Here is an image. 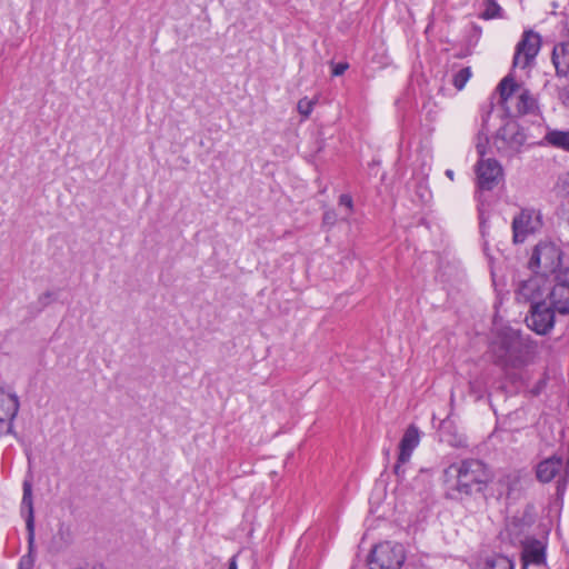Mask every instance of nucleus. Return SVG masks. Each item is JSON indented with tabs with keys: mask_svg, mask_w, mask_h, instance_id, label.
I'll return each instance as SVG.
<instances>
[{
	"mask_svg": "<svg viewBox=\"0 0 569 569\" xmlns=\"http://www.w3.org/2000/svg\"><path fill=\"white\" fill-rule=\"evenodd\" d=\"M443 479L447 485V497L458 500L485 493L492 481V472L483 461L469 458L446 468Z\"/></svg>",
	"mask_w": 569,
	"mask_h": 569,
	"instance_id": "f257e3e1",
	"label": "nucleus"
},
{
	"mask_svg": "<svg viewBox=\"0 0 569 569\" xmlns=\"http://www.w3.org/2000/svg\"><path fill=\"white\" fill-rule=\"evenodd\" d=\"M490 352L493 362L505 370L519 369L532 361V346L518 330L503 327L497 330L491 343Z\"/></svg>",
	"mask_w": 569,
	"mask_h": 569,
	"instance_id": "f03ea898",
	"label": "nucleus"
},
{
	"mask_svg": "<svg viewBox=\"0 0 569 569\" xmlns=\"http://www.w3.org/2000/svg\"><path fill=\"white\" fill-rule=\"evenodd\" d=\"M509 109H489L483 117V128L489 131L498 127L492 144L501 157L511 158L520 152L526 133Z\"/></svg>",
	"mask_w": 569,
	"mask_h": 569,
	"instance_id": "7ed1b4c3",
	"label": "nucleus"
},
{
	"mask_svg": "<svg viewBox=\"0 0 569 569\" xmlns=\"http://www.w3.org/2000/svg\"><path fill=\"white\" fill-rule=\"evenodd\" d=\"M528 267L533 272L545 273L548 278L558 276V272H561L566 268L562 266V251L551 241H540L536 244Z\"/></svg>",
	"mask_w": 569,
	"mask_h": 569,
	"instance_id": "20e7f679",
	"label": "nucleus"
},
{
	"mask_svg": "<svg viewBox=\"0 0 569 569\" xmlns=\"http://www.w3.org/2000/svg\"><path fill=\"white\" fill-rule=\"evenodd\" d=\"M499 94V103L507 104L515 101L516 107H537L538 96L533 93L522 81H517L510 72L503 77L496 88Z\"/></svg>",
	"mask_w": 569,
	"mask_h": 569,
	"instance_id": "39448f33",
	"label": "nucleus"
},
{
	"mask_svg": "<svg viewBox=\"0 0 569 569\" xmlns=\"http://www.w3.org/2000/svg\"><path fill=\"white\" fill-rule=\"evenodd\" d=\"M406 560L401 543L385 541L376 545L369 557V569H400Z\"/></svg>",
	"mask_w": 569,
	"mask_h": 569,
	"instance_id": "423d86ee",
	"label": "nucleus"
},
{
	"mask_svg": "<svg viewBox=\"0 0 569 569\" xmlns=\"http://www.w3.org/2000/svg\"><path fill=\"white\" fill-rule=\"evenodd\" d=\"M551 278L541 272L533 274L523 281H520L516 289V300L522 303H529L530 307L547 301Z\"/></svg>",
	"mask_w": 569,
	"mask_h": 569,
	"instance_id": "0eeeda50",
	"label": "nucleus"
},
{
	"mask_svg": "<svg viewBox=\"0 0 569 569\" xmlns=\"http://www.w3.org/2000/svg\"><path fill=\"white\" fill-rule=\"evenodd\" d=\"M511 227L513 243H522L529 236L541 229V212L533 208H523L513 217Z\"/></svg>",
	"mask_w": 569,
	"mask_h": 569,
	"instance_id": "6e6552de",
	"label": "nucleus"
},
{
	"mask_svg": "<svg viewBox=\"0 0 569 569\" xmlns=\"http://www.w3.org/2000/svg\"><path fill=\"white\" fill-rule=\"evenodd\" d=\"M547 300L558 313H569V267L551 278Z\"/></svg>",
	"mask_w": 569,
	"mask_h": 569,
	"instance_id": "1a4fd4ad",
	"label": "nucleus"
},
{
	"mask_svg": "<svg viewBox=\"0 0 569 569\" xmlns=\"http://www.w3.org/2000/svg\"><path fill=\"white\" fill-rule=\"evenodd\" d=\"M541 47V37L533 30H526L522 33L521 40L517 43L512 66L521 67L522 69L530 66L537 57Z\"/></svg>",
	"mask_w": 569,
	"mask_h": 569,
	"instance_id": "9d476101",
	"label": "nucleus"
},
{
	"mask_svg": "<svg viewBox=\"0 0 569 569\" xmlns=\"http://www.w3.org/2000/svg\"><path fill=\"white\" fill-rule=\"evenodd\" d=\"M530 315L526 317L527 326L538 335H546L555 325V310L549 303L541 302L530 307Z\"/></svg>",
	"mask_w": 569,
	"mask_h": 569,
	"instance_id": "9b49d317",
	"label": "nucleus"
},
{
	"mask_svg": "<svg viewBox=\"0 0 569 569\" xmlns=\"http://www.w3.org/2000/svg\"><path fill=\"white\" fill-rule=\"evenodd\" d=\"M420 435L418 428L413 425L409 426L400 440L399 456L393 467V472L398 478L403 477L405 469L402 466L410 460L412 451L418 447Z\"/></svg>",
	"mask_w": 569,
	"mask_h": 569,
	"instance_id": "f8f14e48",
	"label": "nucleus"
},
{
	"mask_svg": "<svg viewBox=\"0 0 569 569\" xmlns=\"http://www.w3.org/2000/svg\"><path fill=\"white\" fill-rule=\"evenodd\" d=\"M478 186L482 190H492L503 176L502 167L495 159H481L477 164Z\"/></svg>",
	"mask_w": 569,
	"mask_h": 569,
	"instance_id": "ddd939ff",
	"label": "nucleus"
},
{
	"mask_svg": "<svg viewBox=\"0 0 569 569\" xmlns=\"http://www.w3.org/2000/svg\"><path fill=\"white\" fill-rule=\"evenodd\" d=\"M19 398L16 393L6 392L3 387H0V425L8 421V433L13 432V420L19 411Z\"/></svg>",
	"mask_w": 569,
	"mask_h": 569,
	"instance_id": "4468645a",
	"label": "nucleus"
},
{
	"mask_svg": "<svg viewBox=\"0 0 569 569\" xmlns=\"http://www.w3.org/2000/svg\"><path fill=\"white\" fill-rule=\"evenodd\" d=\"M522 569L529 565L541 567L546 562V543L538 539H527L522 547Z\"/></svg>",
	"mask_w": 569,
	"mask_h": 569,
	"instance_id": "2eb2a0df",
	"label": "nucleus"
},
{
	"mask_svg": "<svg viewBox=\"0 0 569 569\" xmlns=\"http://www.w3.org/2000/svg\"><path fill=\"white\" fill-rule=\"evenodd\" d=\"M563 471V478L569 476V466L565 467L561 457L552 456L537 466V478L541 482H549Z\"/></svg>",
	"mask_w": 569,
	"mask_h": 569,
	"instance_id": "dca6fc26",
	"label": "nucleus"
},
{
	"mask_svg": "<svg viewBox=\"0 0 569 569\" xmlns=\"http://www.w3.org/2000/svg\"><path fill=\"white\" fill-rule=\"evenodd\" d=\"M21 507L27 508L28 511L26 517V528L28 531L29 552H32L34 546V510L32 500V485L29 480L23 481V496Z\"/></svg>",
	"mask_w": 569,
	"mask_h": 569,
	"instance_id": "f3484780",
	"label": "nucleus"
},
{
	"mask_svg": "<svg viewBox=\"0 0 569 569\" xmlns=\"http://www.w3.org/2000/svg\"><path fill=\"white\" fill-rule=\"evenodd\" d=\"M552 63L558 77L569 74V42H560L553 47L551 54Z\"/></svg>",
	"mask_w": 569,
	"mask_h": 569,
	"instance_id": "a211bd4d",
	"label": "nucleus"
},
{
	"mask_svg": "<svg viewBox=\"0 0 569 569\" xmlns=\"http://www.w3.org/2000/svg\"><path fill=\"white\" fill-rule=\"evenodd\" d=\"M476 569H515L511 559L502 555H492L479 563Z\"/></svg>",
	"mask_w": 569,
	"mask_h": 569,
	"instance_id": "6ab92c4d",
	"label": "nucleus"
},
{
	"mask_svg": "<svg viewBox=\"0 0 569 569\" xmlns=\"http://www.w3.org/2000/svg\"><path fill=\"white\" fill-rule=\"evenodd\" d=\"M545 140L550 146L569 152V130H549L545 136Z\"/></svg>",
	"mask_w": 569,
	"mask_h": 569,
	"instance_id": "aec40b11",
	"label": "nucleus"
},
{
	"mask_svg": "<svg viewBox=\"0 0 569 569\" xmlns=\"http://www.w3.org/2000/svg\"><path fill=\"white\" fill-rule=\"evenodd\" d=\"M486 9L479 14L483 20H491L502 17V9L496 0H486Z\"/></svg>",
	"mask_w": 569,
	"mask_h": 569,
	"instance_id": "412c9836",
	"label": "nucleus"
},
{
	"mask_svg": "<svg viewBox=\"0 0 569 569\" xmlns=\"http://www.w3.org/2000/svg\"><path fill=\"white\" fill-rule=\"evenodd\" d=\"M471 77V69L470 67H465L462 69H460L455 76H453V86L456 87V89L458 90H461L467 81L470 79Z\"/></svg>",
	"mask_w": 569,
	"mask_h": 569,
	"instance_id": "4be33fe9",
	"label": "nucleus"
},
{
	"mask_svg": "<svg viewBox=\"0 0 569 569\" xmlns=\"http://www.w3.org/2000/svg\"><path fill=\"white\" fill-rule=\"evenodd\" d=\"M518 482H519L518 473L507 475L499 480V483L507 488L508 496H510L511 491L516 489Z\"/></svg>",
	"mask_w": 569,
	"mask_h": 569,
	"instance_id": "5701e85b",
	"label": "nucleus"
},
{
	"mask_svg": "<svg viewBox=\"0 0 569 569\" xmlns=\"http://www.w3.org/2000/svg\"><path fill=\"white\" fill-rule=\"evenodd\" d=\"M482 33V29L480 26L473 23L471 26V32L469 34V42H473L475 44L479 41Z\"/></svg>",
	"mask_w": 569,
	"mask_h": 569,
	"instance_id": "b1692460",
	"label": "nucleus"
},
{
	"mask_svg": "<svg viewBox=\"0 0 569 569\" xmlns=\"http://www.w3.org/2000/svg\"><path fill=\"white\" fill-rule=\"evenodd\" d=\"M558 99L563 106L569 107V87L558 89Z\"/></svg>",
	"mask_w": 569,
	"mask_h": 569,
	"instance_id": "393cba45",
	"label": "nucleus"
},
{
	"mask_svg": "<svg viewBox=\"0 0 569 569\" xmlns=\"http://www.w3.org/2000/svg\"><path fill=\"white\" fill-rule=\"evenodd\" d=\"M33 566V557L32 552H29L27 556H23L20 559L18 569H31Z\"/></svg>",
	"mask_w": 569,
	"mask_h": 569,
	"instance_id": "a878e982",
	"label": "nucleus"
},
{
	"mask_svg": "<svg viewBox=\"0 0 569 569\" xmlns=\"http://www.w3.org/2000/svg\"><path fill=\"white\" fill-rule=\"evenodd\" d=\"M339 204L346 206L349 209V211H352L353 201H352L351 196H349L347 193L341 194L339 198Z\"/></svg>",
	"mask_w": 569,
	"mask_h": 569,
	"instance_id": "bb28decb",
	"label": "nucleus"
},
{
	"mask_svg": "<svg viewBox=\"0 0 569 569\" xmlns=\"http://www.w3.org/2000/svg\"><path fill=\"white\" fill-rule=\"evenodd\" d=\"M347 68H348L347 63H338L333 69V74L340 76L346 71Z\"/></svg>",
	"mask_w": 569,
	"mask_h": 569,
	"instance_id": "cd10ccee",
	"label": "nucleus"
},
{
	"mask_svg": "<svg viewBox=\"0 0 569 569\" xmlns=\"http://www.w3.org/2000/svg\"><path fill=\"white\" fill-rule=\"evenodd\" d=\"M228 569H238V566H237V557L233 556L230 561H229V568Z\"/></svg>",
	"mask_w": 569,
	"mask_h": 569,
	"instance_id": "c85d7f7f",
	"label": "nucleus"
},
{
	"mask_svg": "<svg viewBox=\"0 0 569 569\" xmlns=\"http://www.w3.org/2000/svg\"><path fill=\"white\" fill-rule=\"evenodd\" d=\"M311 110L312 109H299L300 113L302 114L303 118H308L311 113Z\"/></svg>",
	"mask_w": 569,
	"mask_h": 569,
	"instance_id": "c756f323",
	"label": "nucleus"
},
{
	"mask_svg": "<svg viewBox=\"0 0 569 569\" xmlns=\"http://www.w3.org/2000/svg\"><path fill=\"white\" fill-rule=\"evenodd\" d=\"M477 150H478V153H479L481 157H483V154H485V149H483V147H482L481 144H478V146H477Z\"/></svg>",
	"mask_w": 569,
	"mask_h": 569,
	"instance_id": "7c9ffc66",
	"label": "nucleus"
},
{
	"mask_svg": "<svg viewBox=\"0 0 569 569\" xmlns=\"http://www.w3.org/2000/svg\"><path fill=\"white\" fill-rule=\"evenodd\" d=\"M446 176L449 178V179H453V171L452 170H447L446 171Z\"/></svg>",
	"mask_w": 569,
	"mask_h": 569,
	"instance_id": "2f4dec72",
	"label": "nucleus"
},
{
	"mask_svg": "<svg viewBox=\"0 0 569 569\" xmlns=\"http://www.w3.org/2000/svg\"><path fill=\"white\" fill-rule=\"evenodd\" d=\"M545 386V381L539 382V388L535 391V393H539V389Z\"/></svg>",
	"mask_w": 569,
	"mask_h": 569,
	"instance_id": "473e14b6",
	"label": "nucleus"
},
{
	"mask_svg": "<svg viewBox=\"0 0 569 569\" xmlns=\"http://www.w3.org/2000/svg\"><path fill=\"white\" fill-rule=\"evenodd\" d=\"M313 104H315V101H308L306 103V107L311 108V107H313Z\"/></svg>",
	"mask_w": 569,
	"mask_h": 569,
	"instance_id": "72a5a7b5",
	"label": "nucleus"
},
{
	"mask_svg": "<svg viewBox=\"0 0 569 569\" xmlns=\"http://www.w3.org/2000/svg\"><path fill=\"white\" fill-rule=\"evenodd\" d=\"M528 110H529V109H523V112H521V109H517L518 114H525V113H527V111H528Z\"/></svg>",
	"mask_w": 569,
	"mask_h": 569,
	"instance_id": "f704fd0d",
	"label": "nucleus"
},
{
	"mask_svg": "<svg viewBox=\"0 0 569 569\" xmlns=\"http://www.w3.org/2000/svg\"><path fill=\"white\" fill-rule=\"evenodd\" d=\"M303 102H305V100H303V99H302V100H300V101L298 102V106H297V107H298V108L303 107Z\"/></svg>",
	"mask_w": 569,
	"mask_h": 569,
	"instance_id": "c9c22d12",
	"label": "nucleus"
},
{
	"mask_svg": "<svg viewBox=\"0 0 569 569\" xmlns=\"http://www.w3.org/2000/svg\"><path fill=\"white\" fill-rule=\"evenodd\" d=\"M351 569H365L363 567L353 566Z\"/></svg>",
	"mask_w": 569,
	"mask_h": 569,
	"instance_id": "e433bc0d",
	"label": "nucleus"
}]
</instances>
